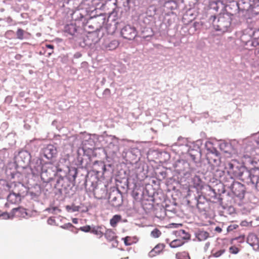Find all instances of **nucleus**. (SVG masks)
Here are the masks:
<instances>
[{"label":"nucleus","instance_id":"f257e3e1","mask_svg":"<svg viewBox=\"0 0 259 259\" xmlns=\"http://www.w3.org/2000/svg\"><path fill=\"white\" fill-rule=\"evenodd\" d=\"M26 188L23 184L19 183L14 184V188L12 192L10 193L7 197V202L6 206H9L10 204H17L21 201L22 198L24 196Z\"/></svg>","mask_w":259,"mask_h":259},{"label":"nucleus","instance_id":"f03ea898","mask_svg":"<svg viewBox=\"0 0 259 259\" xmlns=\"http://www.w3.org/2000/svg\"><path fill=\"white\" fill-rule=\"evenodd\" d=\"M225 169L232 177H239L242 175L241 163L235 159L227 161L225 163Z\"/></svg>","mask_w":259,"mask_h":259},{"label":"nucleus","instance_id":"7ed1b4c3","mask_svg":"<svg viewBox=\"0 0 259 259\" xmlns=\"http://www.w3.org/2000/svg\"><path fill=\"white\" fill-rule=\"evenodd\" d=\"M215 19L214 17L212 22L214 29L223 32L227 31L231 25L230 17L227 15H223L220 16L217 20Z\"/></svg>","mask_w":259,"mask_h":259},{"label":"nucleus","instance_id":"20e7f679","mask_svg":"<svg viewBox=\"0 0 259 259\" xmlns=\"http://www.w3.org/2000/svg\"><path fill=\"white\" fill-rule=\"evenodd\" d=\"M121 35L125 39L132 40L137 34V32L134 27L127 25L123 27L121 30Z\"/></svg>","mask_w":259,"mask_h":259},{"label":"nucleus","instance_id":"39448f33","mask_svg":"<svg viewBox=\"0 0 259 259\" xmlns=\"http://www.w3.org/2000/svg\"><path fill=\"white\" fill-rule=\"evenodd\" d=\"M232 192L237 197H241L244 194V187L239 182H234L231 185Z\"/></svg>","mask_w":259,"mask_h":259},{"label":"nucleus","instance_id":"423d86ee","mask_svg":"<svg viewBox=\"0 0 259 259\" xmlns=\"http://www.w3.org/2000/svg\"><path fill=\"white\" fill-rule=\"evenodd\" d=\"M44 155L48 159H51L55 157L57 151L56 147L52 145H48L44 149Z\"/></svg>","mask_w":259,"mask_h":259},{"label":"nucleus","instance_id":"0eeeda50","mask_svg":"<svg viewBox=\"0 0 259 259\" xmlns=\"http://www.w3.org/2000/svg\"><path fill=\"white\" fill-rule=\"evenodd\" d=\"M207 158L209 163L214 165H219L220 163V157L217 151L211 152L207 155Z\"/></svg>","mask_w":259,"mask_h":259},{"label":"nucleus","instance_id":"6e6552de","mask_svg":"<svg viewBox=\"0 0 259 259\" xmlns=\"http://www.w3.org/2000/svg\"><path fill=\"white\" fill-rule=\"evenodd\" d=\"M119 42L116 39L106 40L103 44L104 48L107 50L112 51L116 49L119 46Z\"/></svg>","mask_w":259,"mask_h":259},{"label":"nucleus","instance_id":"1a4fd4ad","mask_svg":"<svg viewBox=\"0 0 259 259\" xmlns=\"http://www.w3.org/2000/svg\"><path fill=\"white\" fill-rule=\"evenodd\" d=\"M104 235L106 239L109 241H115L116 244L118 243V241L117 240V236L116 235V233L111 229H107L105 232L104 233Z\"/></svg>","mask_w":259,"mask_h":259},{"label":"nucleus","instance_id":"9d476101","mask_svg":"<svg viewBox=\"0 0 259 259\" xmlns=\"http://www.w3.org/2000/svg\"><path fill=\"white\" fill-rule=\"evenodd\" d=\"M12 210L14 214L18 217L25 218L27 215L26 209L23 207L14 208Z\"/></svg>","mask_w":259,"mask_h":259},{"label":"nucleus","instance_id":"9b49d317","mask_svg":"<svg viewBox=\"0 0 259 259\" xmlns=\"http://www.w3.org/2000/svg\"><path fill=\"white\" fill-rule=\"evenodd\" d=\"M165 245L162 243H159L149 252L150 256H154L160 253L164 248Z\"/></svg>","mask_w":259,"mask_h":259},{"label":"nucleus","instance_id":"f8f14e48","mask_svg":"<svg viewBox=\"0 0 259 259\" xmlns=\"http://www.w3.org/2000/svg\"><path fill=\"white\" fill-rule=\"evenodd\" d=\"M175 235L178 239H181L183 241L188 240L190 238V235L186 232L184 230H180L175 232Z\"/></svg>","mask_w":259,"mask_h":259},{"label":"nucleus","instance_id":"ddd939ff","mask_svg":"<svg viewBox=\"0 0 259 259\" xmlns=\"http://www.w3.org/2000/svg\"><path fill=\"white\" fill-rule=\"evenodd\" d=\"M91 233L96 235L99 238H101L104 235V229L102 226H95L92 228Z\"/></svg>","mask_w":259,"mask_h":259},{"label":"nucleus","instance_id":"4468645a","mask_svg":"<svg viewBox=\"0 0 259 259\" xmlns=\"http://www.w3.org/2000/svg\"><path fill=\"white\" fill-rule=\"evenodd\" d=\"M77 31L76 26L74 24H69L66 25L64 27V32L73 35Z\"/></svg>","mask_w":259,"mask_h":259},{"label":"nucleus","instance_id":"2eb2a0df","mask_svg":"<svg viewBox=\"0 0 259 259\" xmlns=\"http://www.w3.org/2000/svg\"><path fill=\"white\" fill-rule=\"evenodd\" d=\"M209 236V233L203 230H199L196 233V237L199 241H204Z\"/></svg>","mask_w":259,"mask_h":259},{"label":"nucleus","instance_id":"dca6fc26","mask_svg":"<svg viewBox=\"0 0 259 259\" xmlns=\"http://www.w3.org/2000/svg\"><path fill=\"white\" fill-rule=\"evenodd\" d=\"M194 187L197 189H201L203 187L202 181L199 176H195L192 180Z\"/></svg>","mask_w":259,"mask_h":259},{"label":"nucleus","instance_id":"f3484780","mask_svg":"<svg viewBox=\"0 0 259 259\" xmlns=\"http://www.w3.org/2000/svg\"><path fill=\"white\" fill-rule=\"evenodd\" d=\"M122 220V217L120 214H115L110 220V225L115 228L117 226L118 223L120 222Z\"/></svg>","mask_w":259,"mask_h":259},{"label":"nucleus","instance_id":"a211bd4d","mask_svg":"<svg viewBox=\"0 0 259 259\" xmlns=\"http://www.w3.org/2000/svg\"><path fill=\"white\" fill-rule=\"evenodd\" d=\"M184 243L185 241H183L181 239L177 238L170 242L169 243V246L171 248H176L182 246L184 244Z\"/></svg>","mask_w":259,"mask_h":259},{"label":"nucleus","instance_id":"6ab92c4d","mask_svg":"<svg viewBox=\"0 0 259 259\" xmlns=\"http://www.w3.org/2000/svg\"><path fill=\"white\" fill-rule=\"evenodd\" d=\"M176 257L177 259H190L188 253L186 252L177 253Z\"/></svg>","mask_w":259,"mask_h":259},{"label":"nucleus","instance_id":"aec40b11","mask_svg":"<svg viewBox=\"0 0 259 259\" xmlns=\"http://www.w3.org/2000/svg\"><path fill=\"white\" fill-rule=\"evenodd\" d=\"M161 235V231L157 228L154 229L151 232V236L153 238H158Z\"/></svg>","mask_w":259,"mask_h":259},{"label":"nucleus","instance_id":"412c9836","mask_svg":"<svg viewBox=\"0 0 259 259\" xmlns=\"http://www.w3.org/2000/svg\"><path fill=\"white\" fill-rule=\"evenodd\" d=\"M122 239L124 241V243L126 246H130L133 243L132 237L130 236H126Z\"/></svg>","mask_w":259,"mask_h":259},{"label":"nucleus","instance_id":"4be33fe9","mask_svg":"<svg viewBox=\"0 0 259 259\" xmlns=\"http://www.w3.org/2000/svg\"><path fill=\"white\" fill-rule=\"evenodd\" d=\"M24 31L21 29L19 28L18 29L17 32H16V35L17 38L19 39H23L24 38Z\"/></svg>","mask_w":259,"mask_h":259},{"label":"nucleus","instance_id":"5701e85b","mask_svg":"<svg viewBox=\"0 0 259 259\" xmlns=\"http://www.w3.org/2000/svg\"><path fill=\"white\" fill-rule=\"evenodd\" d=\"M92 228H91L90 226L87 225L85 226H83L80 228V230L84 232H91Z\"/></svg>","mask_w":259,"mask_h":259},{"label":"nucleus","instance_id":"b1692460","mask_svg":"<svg viewBox=\"0 0 259 259\" xmlns=\"http://www.w3.org/2000/svg\"><path fill=\"white\" fill-rule=\"evenodd\" d=\"M225 249H220L219 251L213 252V255L216 257H218L222 255L225 252Z\"/></svg>","mask_w":259,"mask_h":259},{"label":"nucleus","instance_id":"393cba45","mask_svg":"<svg viewBox=\"0 0 259 259\" xmlns=\"http://www.w3.org/2000/svg\"><path fill=\"white\" fill-rule=\"evenodd\" d=\"M230 252L232 253L236 254L238 252L239 249L237 247L235 246H231L229 248Z\"/></svg>","mask_w":259,"mask_h":259},{"label":"nucleus","instance_id":"a878e982","mask_svg":"<svg viewBox=\"0 0 259 259\" xmlns=\"http://www.w3.org/2000/svg\"><path fill=\"white\" fill-rule=\"evenodd\" d=\"M202 205V203L198 202L197 204V207L199 210L200 211H203L205 210V208L204 207H200V205Z\"/></svg>","mask_w":259,"mask_h":259},{"label":"nucleus","instance_id":"bb28decb","mask_svg":"<svg viewBox=\"0 0 259 259\" xmlns=\"http://www.w3.org/2000/svg\"><path fill=\"white\" fill-rule=\"evenodd\" d=\"M46 48H47L48 49H51L52 50L54 49V46L53 45H50V44L46 45Z\"/></svg>","mask_w":259,"mask_h":259},{"label":"nucleus","instance_id":"cd10ccee","mask_svg":"<svg viewBox=\"0 0 259 259\" xmlns=\"http://www.w3.org/2000/svg\"><path fill=\"white\" fill-rule=\"evenodd\" d=\"M215 231H216L217 232H219V233H220L222 232V229L219 227H217L215 228Z\"/></svg>","mask_w":259,"mask_h":259},{"label":"nucleus","instance_id":"c85d7f7f","mask_svg":"<svg viewBox=\"0 0 259 259\" xmlns=\"http://www.w3.org/2000/svg\"><path fill=\"white\" fill-rule=\"evenodd\" d=\"M257 137L256 140V142L258 145H259V133L257 134Z\"/></svg>","mask_w":259,"mask_h":259},{"label":"nucleus","instance_id":"c756f323","mask_svg":"<svg viewBox=\"0 0 259 259\" xmlns=\"http://www.w3.org/2000/svg\"><path fill=\"white\" fill-rule=\"evenodd\" d=\"M72 222L74 224H77L78 223V220L76 218H74L72 220Z\"/></svg>","mask_w":259,"mask_h":259},{"label":"nucleus","instance_id":"7c9ffc66","mask_svg":"<svg viewBox=\"0 0 259 259\" xmlns=\"http://www.w3.org/2000/svg\"><path fill=\"white\" fill-rule=\"evenodd\" d=\"M53 53H54L53 51H52L51 52H50V53H48L49 56H50V55H52Z\"/></svg>","mask_w":259,"mask_h":259},{"label":"nucleus","instance_id":"2f4dec72","mask_svg":"<svg viewBox=\"0 0 259 259\" xmlns=\"http://www.w3.org/2000/svg\"><path fill=\"white\" fill-rule=\"evenodd\" d=\"M70 226L73 227L72 225L70 224Z\"/></svg>","mask_w":259,"mask_h":259},{"label":"nucleus","instance_id":"473e14b6","mask_svg":"<svg viewBox=\"0 0 259 259\" xmlns=\"http://www.w3.org/2000/svg\"><path fill=\"white\" fill-rule=\"evenodd\" d=\"M121 259H124V258H121Z\"/></svg>","mask_w":259,"mask_h":259}]
</instances>
